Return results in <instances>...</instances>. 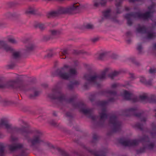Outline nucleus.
Returning <instances> with one entry per match:
<instances>
[{
    "label": "nucleus",
    "instance_id": "14",
    "mask_svg": "<svg viewBox=\"0 0 156 156\" xmlns=\"http://www.w3.org/2000/svg\"><path fill=\"white\" fill-rule=\"evenodd\" d=\"M5 49L7 51H12V49L9 47L5 48Z\"/></svg>",
    "mask_w": 156,
    "mask_h": 156
},
{
    "label": "nucleus",
    "instance_id": "6",
    "mask_svg": "<svg viewBox=\"0 0 156 156\" xmlns=\"http://www.w3.org/2000/svg\"><path fill=\"white\" fill-rule=\"evenodd\" d=\"M67 53V51L66 50H64L63 51H62L61 52V55L60 57L61 58H65L66 57V55Z\"/></svg>",
    "mask_w": 156,
    "mask_h": 156
},
{
    "label": "nucleus",
    "instance_id": "17",
    "mask_svg": "<svg viewBox=\"0 0 156 156\" xmlns=\"http://www.w3.org/2000/svg\"><path fill=\"white\" fill-rule=\"evenodd\" d=\"M52 34L54 35L56 34L57 32L55 30H51V31Z\"/></svg>",
    "mask_w": 156,
    "mask_h": 156
},
{
    "label": "nucleus",
    "instance_id": "27",
    "mask_svg": "<svg viewBox=\"0 0 156 156\" xmlns=\"http://www.w3.org/2000/svg\"><path fill=\"white\" fill-rule=\"evenodd\" d=\"M64 67H65V68L67 67V66H64Z\"/></svg>",
    "mask_w": 156,
    "mask_h": 156
},
{
    "label": "nucleus",
    "instance_id": "11",
    "mask_svg": "<svg viewBox=\"0 0 156 156\" xmlns=\"http://www.w3.org/2000/svg\"><path fill=\"white\" fill-rule=\"evenodd\" d=\"M38 143H39V142L38 141V139L37 138L35 140L32 141V142L33 144H35Z\"/></svg>",
    "mask_w": 156,
    "mask_h": 156
},
{
    "label": "nucleus",
    "instance_id": "3",
    "mask_svg": "<svg viewBox=\"0 0 156 156\" xmlns=\"http://www.w3.org/2000/svg\"><path fill=\"white\" fill-rule=\"evenodd\" d=\"M137 141L134 140L132 142L130 141H125L123 143V144L125 146H130L131 145H134L136 144Z\"/></svg>",
    "mask_w": 156,
    "mask_h": 156
},
{
    "label": "nucleus",
    "instance_id": "18",
    "mask_svg": "<svg viewBox=\"0 0 156 156\" xmlns=\"http://www.w3.org/2000/svg\"><path fill=\"white\" fill-rule=\"evenodd\" d=\"M39 26L40 28H41V29H42L44 28V26L42 24H40L39 25Z\"/></svg>",
    "mask_w": 156,
    "mask_h": 156
},
{
    "label": "nucleus",
    "instance_id": "25",
    "mask_svg": "<svg viewBox=\"0 0 156 156\" xmlns=\"http://www.w3.org/2000/svg\"><path fill=\"white\" fill-rule=\"evenodd\" d=\"M140 48H141V47L140 46H139L138 48V49L139 50H140Z\"/></svg>",
    "mask_w": 156,
    "mask_h": 156
},
{
    "label": "nucleus",
    "instance_id": "13",
    "mask_svg": "<svg viewBox=\"0 0 156 156\" xmlns=\"http://www.w3.org/2000/svg\"><path fill=\"white\" fill-rule=\"evenodd\" d=\"M8 40L9 42L12 43H14L16 42L15 40L13 38H9Z\"/></svg>",
    "mask_w": 156,
    "mask_h": 156
},
{
    "label": "nucleus",
    "instance_id": "15",
    "mask_svg": "<svg viewBox=\"0 0 156 156\" xmlns=\"http://www.w3.org/2000/svg\"><path fill=\"white\" fill-rule=\"evenodd\" d=\"M118 74V73L117 72H115L113 74H112V76H111V78H112L113 77V76H115L116 75H117V74Z\"/></svg>",
    "mask_w": 156,
    "mask_h": 156
},
{
    "label": "nucleus",
    "instance_id": "1",
    "mask_svg": "<svg viewBox=\"0 0 156 156\" xmlns=\"http://www.w3.org/2000/svg\"><path fill=\"white\" fill-rule=\"evenodd\" d=\"M80 4L77 3L74 4L72 6L70 7H60L58 12L53 11L47 14L48 18L51 17L57 16L58 14L66 13H71L73 11L76 10V8L79 6Z\"/></svg>",
    "mask_w": 156,
    "mask_h": 156
},
{
    "label": "nucleus",
    "instance_id": "19",
    "mask_svg": "<svg viewBox=\"0 0 156 156\" xmlns=\"http://www.w3.org/2000/svg\"><path fill=\"white\" fill-rule=\"evenodd\" d=\"M94 78H95V77H93L92 78H91L90 79H88V80L90 81H93L94 80Z\"/></svg>",
    "mask_w": 156,
    "mask_h": 156
},
{
    "label": "nucleus",
    "instance_id": "4",
    "mask_svg": "<svg viewBox=\"0 0 156 156\" xmlns=\"http://www.w3.org/2000/svg\"><path fill=\"white\" fill-rule=\"evenodd\" d=\"M150 13L149 12H147L144 14H139V17L142 18L144 19H146L149 18L150 16Z\"/></svg>",
    "mask_w": 156,
    "mask_h": 156
},
{
    "label": "nucleus",
    "instance_id": "9",
    "mask_svg": "<svg viewBox=\"0 0 156 156\" xmlns=\"http://www.w3.org/2000/svg\"><path fill=\"white\" fill-rule=\"evenodd\" d=\"M20 54L18 52H15L13 53V55L15 58H17L20 56Z\"/></svg>",
    "mask_w": 156,
    "mask_h": 156
},
{
    "label": "nucleus",
    "instance_id": "30",
    "mask_svg": "<svg viewBox=\"0 0 156 156\" xmlns=\"http://www.w3.org/2000/svg\"><path fill=\"white\" fill-rule=\"evenodd\" d=\"M155 47H156V44H155Z\"/></svg>",
    "mask_w": 156,
    "mask_h": 156
},
{
    "label": "nucleus",
    "instance_id": "28",
    "mask_svg": "<svg viewBox=\"0 0 156 156\" xmlns=\"http://www.w3.org/2000/svg\"><path fill=\"white\" fill-rule=\"evenodd\" d=\"M0 87H1V88H3V86H0Z\"/></svg>",
    "mask_w": 156,
    "mask_h": 156
},
{
    "label": "nucleus",
    "instance_id": "7",
    "mask_svg": "<svg viewBox=\"0 0 156 156\" xmlns=\"http://www.w3.org/2000/svg\"><path fill=\"white\" fill-rule=\"evenodd\" d=\"M22 147V145L21 144H18L16 146H11L10 149L11 150H13L16 149L20 148Z\"/></svg>",
    "mask_w": 156,
    "mask_h": 156
},
{
    "label": "nucleus",
    "instance_id": "24",
    "mask_svg": "<svg viewBox=\"0 0 156 156\" xmlns=\"http://www.w3.org/2000/svg\"><path fill=\"white\" fill-rule=\"evenodd\" d=\"M106 12H107V14H108L109 12V11L108 10Z\"/></svg>",
    "mask_w": 156,
    "mask_h": 156
},
{
    "label": "nucleus",
    "instance_id": "20",
    "mask_svg": "<svg viewBox=\"0 0 156 156\" xmlns=\"http://www.w3.org/2000/svg\"><path fill=\"white\" fill-rule=\"evenodd\" d=\"M105 116V114H104L103 115H101V118H103V117H104V116Z\"/></svg>",
    "mask_w": 156,
    "mask_h": 156
},
{
    "label": "nucleus",
    "instance_id": "26",
    "mask_svg": "<svg viewBox=\"0 0 156 156\" xmlns=\"http://www.w3.org/2000/svg\"><path fill=\"white\" fill-rule=\"evenodd\" d=\"M115 86H116V85L115 84H114V85H113V87H115Z\"/></svg>",
    "mask_w": 156,
    "mask_h": 156
},
{
    "label": "nucleus",
    "instance_id": "12",
    "mask_svg": "<svg viewBox=\"0 0 156 156\" xmlns=\"http://www.w3.org/2000/svg\"><path fill=\"white\" fill-rule=\"evenodd\" d=\"M147 96L146 94H144L140 96V99L142 100L145 99L147 98Z\"/></svg>",
    "mask_w": 156,
    "mask_h": 156
},
{
    "label": "nucleus",
    "instance_id": "21",
    "mask_svg": "<svg viewBox=\"0 0 156 156\" xmlns=\"http://www.w3.org/2000/svg\"><path fill=\"white\" fill-rule=\"evenodd\" d=\"M104 56V54H101V55H100V59H101V56Z\"/></svg>",
    "mask_w": 156,
    "mask_h": 156
},
{
    "label": "nucleus",
    "instance_id": "29",
    "mask_svg": "<svg viewBox=\"0 0 156 156\" xmlns=\"http://www.w3.org/2000/svg\"><path fill=\"white\" fill-rule=\"evenodd\" d=\"M105 16H107V15H105Z\"/></svg>",
    "mask_w": 156,
    "mask_h": 156
},
{
    "label": "nucleus",
    "instance_id": "8",
    "mask_svg": "<svg viewBox=\"0 0 156 156\" xmlns=\"http://www.w3.org/2000/svg\"><path fill=\"white\" fill-rule=\"evenodd\" d=\"M155 35L154 34L150 33L148 35V37L149 38H152L155 37Z\"/></svg>",
    "mask_w": 156,
    "mask_h": 156
},
{
    "label": "nucleus",
    "instance_id": "16",
    "mask_svg": "<svg viewBox=\"0 0 156 156\" xmlns=\"http://www.w3.org/2000/svg\"><path fill=\"white\" fill-rule=\"evenodd\" d=\"M155 71V69H151L150 70V73H154V72Z\"/></svg>",
    "mask_w": 156,
    "mask_h": 156
},
{
    "label": "nucleus",
    "instance_id": "2",
    "mask_svg": "<svg viewBox=\"0 0 156 156\" xmlns=\"http://www.w3.org/2000/svg\"><path fill=\"white\" fill-rule=\"evenodd\" d=\"M76 73V71L74 69H70L69 72V76L67 75L66 74H62L61 75V76L62 78L64 79H67L69 76L75 75Z\"/></svg>",
    "mask_w": 156,
    "mask_h": 156
},
{
    "label": "nucleus",
    "instance_id": "23",
    "mask_svg": "<svg viewBox=\"0 0 156 156\" xmlns=\"http://www.w3.org/2000/svg\"><path fill=\"white\" fill-rule=\"evenodd\" d=\"M9 126L8 124H5L6 127L8 128L9 127Z\"/></svg>",
    "mask_w": 156,
    "mask_h": 156
},
{
    "label": "nucleus",
    "instance_id": "10",
    "mask_svg": "<svg viewBox=\"0 0 156 156\" xmlns=\"http://www.w3.org/2000/svg\"><path fill=\"white\" fill-rule=\"evenodd\" d=\"M86 28L87 29H92L93 28V26L90 24H87L86 26Z\"/></svg>",
    "mask_w": 156,
    "mask_h": 156
},
{
    "label": "nucleus",
    "instance_id": "5",
    "mask_svg": "<svg viewBox=\"0 0 156 156\" xmlns=\"http://www.w3.org/2000/svg\"><path fill=\"white\" fill-rule=\"evenodd\" d=\"M124 97L127 100H129L130 98L131 94L128 92L125 91L124 92Z\"/></svg>",
    "mask_w": 156,
    "mask_h": 156
},
{
    "label": "nucleus",
    "instance_id": "22",
    "mask_svg": "<svg viewBox=\"0 0 156 156\" xmlns=\"http://www.w3.org/2000/svg\"><path fill=\"white\" fill-rule=\"evenodd\" d=\"M105 74H104L103 75V76H101V78H104V77H105Z\"/></svg>",
    "mask_w": 156,
    "mask_h": 156
}]
</instances>
